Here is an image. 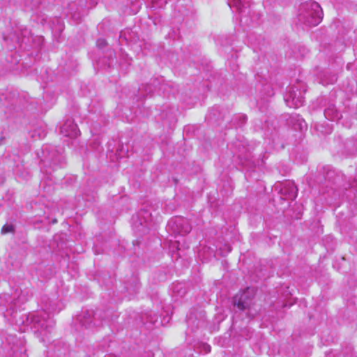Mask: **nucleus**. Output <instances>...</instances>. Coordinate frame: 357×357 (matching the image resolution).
Listing matches in <instances>:
<instances>
[{"mask_svg": "<svg viewBox=\"0 0 357 357\" xmlns=\"http://www.w3.org/2000/svg\"><path fill=\"white\" fill-rule=\"evenodd\" d=\"M26 326H31L36 333L42 336L41 340L45 342V337L50 333L54 326V321L45 312L29 314L26 316V320L22 321Z\"/></svg>", "mask_w": 357, "mask_h": 357, "instance_id": "obj_1", "label": "nucleus"}, {"mask_svg": "<svg viewBox=\"0 0 357 357\" xmlns=\"http://www.w3.org/2000/svg\"><path fill=\"white\" fill-rule=\"evenodd\" d=\"M323 12L317 2H310L303 6V11L298 15V20L310 26L319 24L322 19Z\"/></svg>", "mask_w": 357, "mask_h": 357, "instance_id": "obj_2", "label": "nucleus"}, {"mask_svg": "<svg viewBox=\"0 0 357 357\" xmlns=\"http://www.w3.org/2000/svg\"><path fill=\"white\" fill-rule=\"evenodd\" d=\"M43 153V156L41 159V162L47 174H51L52 171L62 167L65 165V158L62 155L61 152L57 149L45 147Z\"/></svg>", "mask_w": 357, "mask_h": 357, "instance_id": "obj_3", "label": "nucleus"}, {"mask_svg": "<svg viewBox=\"0 0 357 357\" xmlns=\"http://www.w3.org/2000/svg\"><path fill=\"white\" fill-rule=\"evenodd\" d=\"M256 290L254 287H247L243 291L236 294L233 298V304L239 310L249 309L253 304Z\"/></svg>", "mask_w": 357, "mask_h": 357, "instance_id": "obj_4", "label": "nucleus"}, {"mask_svg": "<svg viewBox=\"0 0 357 357\" xmlns=\"http://www.w3.org/2000/svg\"><path fill=\"white\" fill-rule=\"evenodd\" d=\"M132 220L134 230L140 234H145L149 229L152 215L148 210L141 209L132 216Z\"/></svg>", "mask_w": 357, "mask_h": 357, "instance_id": "obj_5", "label": "nucleus"}, {"mask_svg": "<svg viewBox=\"0 0 357 357\" xmlns=\"http://www.w3.org/2000/svg\"><path fill=\"white\" fill-rule=\"evenodd\" d=\"M167 229L174 234H180L182 236L190 233L192 229L188 220L183 217H174L172 218L167 224Z\"/></svg>", "mask_w": 357, "mask_h": 357, "instance_id": "obj_6", "label": "nucleus"}, {"mask_svg": "<svg viewBox=\"0 0 357 357\" xmlns=\"http://www.w3.org/2000/svg\"><path fill=\"white\" fill-rule=\"evenodd\" d=\"M60 132L65 137L75 138L79 135V130L77 126L74 123V121L68 119L61 126Z\"/></svg>", "mask_w": 357, "mask_h": 357, "instance_id": "obj_7", "label": "nucleus"}, {"mask_svg": "<svg viewBox=\"0 0 357 357\" xmlns=\"http://www.w3.org/2000/svg\"><path fill=\"white\" fill-rule=\"evenodd\" d=\"M298 189L294 183L291 181H287L282 183L280 188V193L284 196V199H294L297 196Z\"/></svg>", "mask_w": 357, "mask_h": 357, "instance_id": "obj_8", "label": "nucleus"}, {"mask_svg": "<svg viewBox=\"0 0 357 357\" xmlns=\"http://www.w3.org/2000/svg\"><path fill=\"white\" fill-rule=\"evenodd\" d=\"M97 313H94L93 311H86L83 312V315L80 317L79 321L82 325L86 328L96 326L95 320L96 319Z\"/></svg>", "mask_w": 357, "mask_h": 357, "instance_id": "obj_9", "label": "nucleus"}, {"mask_svg": "<svg viewBox=\"0 0 357 357\" xmlns=\"http://www.w3.org/2000/svg\"><path fill=\"white\" fill-rule=\"evenodd\" d=\"M324 116L326 119L332 121H337L342 117L341 114L333 103L328 105L324 110Z\"/></svg>", "mask_w": 357, "mask_h": 357, "instance_id": "obj_10", "label": "nucleus"}, {"mask_svg": "<svg viewBox=\"0 0 357 357\" xmlns=\"http://www.w3.org/2000/svg\"><path fill=\"white\" fill-rule=\"evenodd\" d=\"M285 101L287 105L291 107L294 105L296 107H298L303 105V98L296 97V93L291 91V88L289 89Z\"/></svg>", "mask_w": 357, "mask_h": 357, "instance_id": "obj_11", "label": "nucleus"}, {"mask_svg": "<svg viewBox=\"0 0 357 357\" xmlns=\"http://www.w3.org/2000/svg\"><path fill=\"white\" fill-rule=\"evenodd\" d=\"M15 303V299H13L8 294H3L0 296V307H2L0 310H3L4 307H7Z\"/></svg>", "mask_w": 357, "mask_h": 357, "instance_id": "obj_12", "label": "nucleus"}, {"mask_svg": "<svg viewBox=\"0 0 357 357\" xmlns=\"http://www.w3.org/2000/svg\"><path fill=\"white\" fill-rule=\"evenodd\" d=\"M246 121L247 116L245 114H241L235 115L231 120L232 123L236 127L243 126Z\"/></svg>", "mask_w": 357, "mask_h": 357, "instance_id": "obj_13", "label": "nucleus"}, {"mask_svg": "<svg viewBox=\"0 0 357 357\" xmlns=\"http://www.w3.org/2000/svg\"><path fill=\"white\" fill-rule=\"evenodd\" d=\"M248 3L244 0H233L232 2L229 3L230 7H236L239 13H243L244 8L246 7Z\"/></svg>", "mask_w": 357, "mask_h": 357, "instance_id": "obj_14", "label": "nucleus"}, {"mask_svg": "<svg viewBox=\"0 0 357 357\" xmlns=\"http://www.w3.org/2000/svg\"><path fill=\"white\" fill-rule=\"evenodd\" d=\"M31 296H32V293L30 292L29 290L25 289L22 291L20 296L17 298V299L16 301L15 300L14 305H16L17 303H24Z\"/></svg>", "mask_w": 357, "mask_h": 357, "instance_id": "obj_15", "label": "nucleus"}, {"mask_svg": "<svg viewBox=\"0 0 357 357\" xmlns=\"http://www.w3.org/2000/svg\"><path fill=\"white\" fill-rule=\"evenodd\" d=\"M14 230V227L12 225H5L1 229L2 234H7L9 232H13Z\"/></svg>", "mask_w": 357, "mask_h": 357, "instance_id": "obj_16", "label": "nucleus"}, {"mask_svg": "<svg viewBox=\"0 0 357 357\" xmlns=\"http://www.w3.org/2000/svg\"><path fill=\"white\" fill-rule=\"evenodd\" d=\"M96 44L99 48H103L107 45V42L103 38H99L97 40Z\"/></svg>", "mask_w": 357, "mask_h": 357, "instance_id": "obj_17", "label": "nucleus"}, {"mask_svg": "<svg viewBox=\"0 0 357 357\" xmlns=\"http://www.w3.org/2000/svg\"><path fill=\"white\" fill-rule=\"evenodd\" d=\"M105 357H116V356L114 354H108V355H106Z\"/></svg>", "mask_w": 357, "mask_h": 357, "instance_id": "obj_18", "label": "nucleus"}, {"mask_svg": "<svg viewBox=\"0 0 357 357\" xmlns=\"http://www.w3.org/2000/svg\"><path fill=\"white\" fill-rule=\"evenodd\" d=\"M206 347H207L206 348L207 351L209 352L210 351V346L207 345Z\"/></svg>", "mask_w": 357, "mask_h": 357, "instance_id": "obj_19", "label": "nucleus"}, {"mask_svg": "<svg viewBox=\"0 0 357 357\" xmlns=\"http://www.w3.org/2000/svg\"><path fill=\"white\" fill-rule=\"evenodd\" d=\"M112 54H113V52H110V53H109V57H111V58H112Z\"/></svg>", "mask_w": 357, "mask_h": 357, "instance_id": "obj_20", "label": "nucleus"}, {"mask_svg": "<svg viewBox=\"0 0 357 357\" xmlns=\"http://www.w3.org/2000/svg\"><path fill=\"white\" fill-rule=\"evenodd\" d=\"M151 92V89L150 88V89H149V91L147 92V93H149Z\"/></svg>", "mask_w": 357, "mask_h": 357, "instance_id": "obj_21", "label": "nucleus"}, {"mask_svg": "<svg viewBox=\"0 0 357 357\" xmlns=\"http://www.w3.org/2000/svg\"><path fill=\"white\" fill-rule=\"evenodd\" d=\"M179 286V284L176 285L174 287V289L175 290Z\"/></svg>", "mask_w": 357, "mask_h": 357, "instance_id": "obj_22", "label": "nucleus"}]
</instances>
